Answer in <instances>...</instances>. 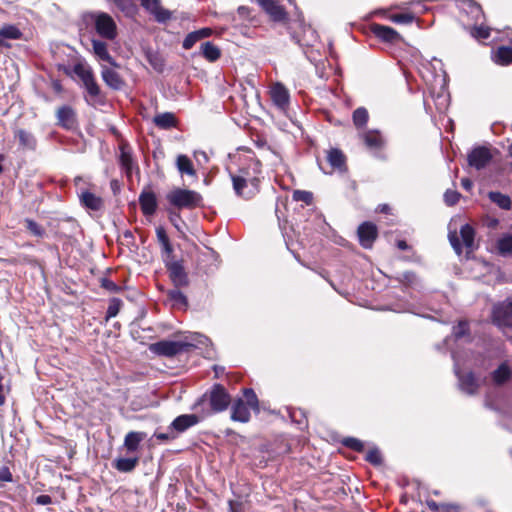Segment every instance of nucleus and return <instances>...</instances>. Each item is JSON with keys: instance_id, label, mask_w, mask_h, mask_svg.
<instances>
[{"instance_id": "obj_22", "label": "nucleus", "mask_w": 512, "mask_h": 512, "mask_svg": "<svg viewBox=\"0 0 512 512\" xmlns=\"http://www.w3.org/2000/svg\"><path fill=\"white\" fill-rule=\"evenodd\" d=\"M14 137L18 139L19 145L22 149L35 150L37 146V140L35 136L24 129H16L14 131Z\"/></svg>"}, {"instance_id": "obj_55", "label": "nucleus", "mask_w": 512, "mask_h": 512, "mask_svg": "<svg viewBox=\"0 0 512 512\" xmlns=\"http://www.w3.org/2000/svg\"><path fill=\"white\" fill-rule=\"evenodd\" d=\"M468 333V323L460 321L457 326L453 328V335L456 339L465 336Z\"/></svg>"}, {"instance_id": "obj_46", "label": "nucleus", "mask_w": 512, "mask_h": 512, "mask_svg": "<svg viewBox=\"0 0 512 512\" xmlns=\"http://www.w3.org/2000/svg\"><path fill=\"white\" fill-rule=\"evenodd\" d=\"M343 445L357 452L364 450V443L357 438L348 437L343 440Z\"/></svg>"}, {"instance_id": "obj_30", "label": "nucleus", "mask_w": 512, "mask_h": 512, "mask_svg": "<svg viewBox=\"0 0 512 512\" xmlns=\"http://www.w3.org/2000/svg\"><path fill=\"white\" fill-rule=\"evenodd\" d=\"M145 433L131 431L126 434L124 439V446L129 452L138 450L141 441L145 438Z\"/></svg>"}, {"instance_id": "obj_37", "label": "nucleus", "mask_w": 512, "mask_h": 512, "mask_svg": "<svg viewBox=\"0 0 512 512\" xmlns=\"http://www.w3.org/2000/svg\"><path fill=\"white\" fill-rule=\"evenodd\" d=\"M230 176H231V180H232V183H233V189H234L235 193L238 196L246 198V199H249V198H252L258 192V191L250 192V188L248 186V183L246 184V182H244V181H241L239 183V185L236 186L237 177L233 176V175H230Z\"/></svg>"}, {"instance_id": "obj_63", "label": "nucleus", "mask_w": 512, "mask_h": 512, "mask_svg": "<svg viewBox=\"0 0 512 512\" xmlns=\"http://www.w3.org/2000/svg\"><path fill=\"white\" fill-rule=\"evenodd\" d=\"M161 246H162V251L167 255V257H171V255L173 253V248H172V245L170 244V241L162 244Z\"/></svg>"}, {"instance_id": "obj_57", "label": "nucleus", "mask_w": 512, "mask_h": 512, "mask_svg": "<svg viewBox=\"0 0 512 512\" xmlns=\"http://www.w3.org/2000/svg\"><path fill=\"white\" fill-rule=\"evenodd\" d=\"M414 17L411 14L403 13V14H397L393 16V21L396 23H411L413 21Z\"/></svg>"}, {"instance_id": "obj_5", "label": "nucleus", "mask_w": 512, "mask_h": 512, "mask_svg": "<svg viewBox=\"0 0 512 512\" xmlns=\"http://www.w3.org/2000/svg\"><path fill=\"white\" fill-rule=\"evenodd\" d=\"M74 73L81 79L87 93L95 98L100 94V88L95 81L92 69L82 63H78L74 66Z\"/></svg>"}, {"instance_id": "obj_25", "label": "nucleus", "mask_w": 512, "mask_h": 512, "mask_svg": "<svg viewBox=\"0 0 512 512\" xmlns=\"http://www.w3.org/2000/svg\"><path fill=\"white\" fill-rule=\"evenodd\" d=\"M80 202L83 206L92 211H99L103 207L102 198L90 191H83L80 194Z\"/></svg>"}, {"instance_id": "obj_13", "label": "nucleus", "mask_w": 512, "mask_h": 512, "mask_svg": "<svg viewBox=\"0 0 512 512\" xmlns=\"http://www.w3.org/2000/svg\"><path fill=\"white\" fill-rule=\"evenodd\" d=\"M141 211L145 216H152L157 209V197L152 190H143L139 195Z\"/></svg>"}, {"instance_id": "obj_56", "label": "nucleus", "mask_w": 512, "mask_h": 512, "mask_svg": "<svg viewBox=\"0 0 512 512\" xmlns=\"http://www.w3.org/2000/svg\"><path fill=\"white\" fill-rule=\"evenodd\" d=\"M400 281L407 286H412L416 283L417 277L412 272H404L400 277Z\"/></svg>"}, {"instance_id": "obj_18", "label": "nucleus", "mask_w": 512, "mask_h": 512, "mask_svg": "<svg viewBox=\"0 0 512 512\" xmlns=\"http://www.w3.org/2000/svg\"><path fill=\"white\" fill-rule=\"evenodd\" d=\"M92 49L95 57L98 58L100 61H104L109 63L110 65L117 67V63L113 59V57L110 55L108 51V46L105 41L100 39H92Z\"/></svg>"}, {"instance_id": "obj_42", "label": "nucleus", "mask_w": 512, "mask_h": 512, "mask_svg": "<svg viewBox=\"0 0 512 512\" xmlns=\"http://www.w3.org/2000/svg\"><path fill=\"white\" fill-rule=\"evenodd\" d=\"M244 394V402L250 409H253L255 411H259V402L257 395L255 394L253 389L246 388L243 391Z\"/></svg>"}, {"instance_id": "obj_43", "label": "nucleus", "mask_w": 512, "mask_h": 512, "mask_svg": "<svg viewBox=\"0 0 512 512\" xmlns=\"http://www.w3.org/2000/svg\"><path fill=\"white\" fill-rule=\"evenodd\" d=\"M368 117H369L368 111L365 108H363V107L357 108L353 112L354 125L358 128L365 126L368 121Z\"/></svg>"}, {"instance_id": "obj_28", "label": "nucleus", "mask_w": 512, "mask_h": 512, "mask_svg": "<svg viewBox=\"0 0 512 512\" xmlns=\"http://www.w3.org/2000/svg\"><path fill=\"white\" fill-rule=\"evenodd\" d=\"M460 236L463 241V244L467 250V254H470L476 248L474 243L475 231L472 226L469 224H465L460 229Z\"/></svg>"}, {"instance_id": "obj_27", "label": "nucleus", "mask_w": 512, "mask_h": 512, "mask_svg": "<svg viewBox=\"0 0 512 512\" xmlns=\"http://www.w3.org/2000/svg\"><path fill=\"white\" fill-rule=\"evenodd\" d=\"M153 123L160 129L168 130L173 127H176L177 120L173 113L164 112V113L157 114L153 118Z\"/></svg>"}, {"instance_id": "obj_10", "label": "nucleus", "mask_w": 512, "mask_h": 512, "mask_svg": "<svg viewBox=\"0 0 512 512\" xmlns=\"http://www.w3.org/2000/svg\"><path fill=\"white\" fill-rule=\"evenodd\" d=\"M357 233L361 246L369 249L377 238V227L371 222H364L358 227Z\"/></svg>"}, {"instance_id": "obj_47", "label": "nucleus", "mask_w": 512, "mask_h": 512, "mask_svg": "<svg viewBox=\"0 0 512 512\" xmlns=\"http://www.w3.org/2000/svg\"><path fill=\"white\" fill-rule=\"evenodd\" d=\"M26 228L28 231L37 237H42L45 233L44 229L36 223L34 220L26 219L25 220Z\"/></svg>"}, {"instance_id": "obj_33", "label": "nucleus", "mask_w": 512, "mask_h": 512, "mask_svg": "<svg viewBox=\"0 0 512 512\" xmlns=\"http://www.w3.org/2000/svg\"><path fill=\"white\" fill-rule=\"evenodd\" d=\"M200 49L201 55L209 62H215L221 56L220 49L210 41L204 42Z\"/></svg>"}, {"instance_id": "obj_34", "label": "nucleus", "mask_w": 512, "mask_h": 512, "mask_svg": "<svg viewBox=\"0 0 512 512\" xmlns=\"http://www.w3.org/2000/svg\"><path fill=\"white\" fill-rule=\"evenodd\" d=\"M492 59L499 65H508L512 61V47L501 46L492 55Z\"/></svg>"}, {"instance_id": "obj_49", "label": "nucleus", "mask_w": 512, "mask_h": 512, "mask_svg": "<svg viewBox=\"0 0 512 512\" xmlns=\"http://www.w3.org/2000/svg\"><path fill=\"white\" fill-rule=\"evenodd\" d=\"M366 460L373 465H380L382 463V456L377 448L370 449L366 454Z\"/></svg>"}, {"instance_id": "obj_32", "label": "nucleus", "mask_w": 512, "mask_h": 512, "mask_svg": "<svg viewBox=\"0 0 512 512\" xmlns=\"http://www.w3.org/2000/svg\"><path fill=\"white\" fill-rule=\"evenodd\" d=\"M459 386L463 392L469 395L476 393L478 389L477 381L472 373L459 376Z\"/></svg>"}, {"instance_id": "obj_31", "label": "nucleus", "mask_w": 512, "mask_h": 512, "mask_svg": "<svg viewBox=\"0 0 512 512\" xmlns=\"http://www.w3.org/2000/svg\"><path fill=\"white\" fill-rule=\"evenodd\" d=\"M139 462V459L137 457L134 458H117L113 461V467L122 473H129L132 472L137 464Z\"/></svg>"}, {"instance_id": "obj_4", "label": "nucleus", "mask_w": 512, "mask_h": 512, "mask_svg": "<svg viewBox=\"0 0 512 512\" xmlns=\"http://www.w3.org/2000/svg\"><path fill=\"white\" fill-rule=\"evenodd\" d=\"M192 345L181 341L162 340L150 345L149 349L152 353L173 357L184 351H187Z\"/></svg>"}, {"instance_id": "obj_62", "label": "nucleus", "mask_w": 512, "mask_h": 512, "mask_svg": "<svg viewBox=\"0 0 512 512\" xmlns=\"http://www.w3.org/2000/svg\"><path fill=\"white\" fill-rule=\"evenodd\" d=\"M155 437L158 440L167 441V440H170V439H174L175 435L173 433H156Z\"/></svg>"}, {"instance_id": "obj_15", "label": "nucleus", "mask_w": 512, "mask_h": 512, "mask_svg": "<svg viewBox=\"0 0 512 512\" xmlns=\"http://www.w3.org/2000/svg\"><path fill=\"white\" fill-rule=\"evenodd\" d=\"M101 76L105 84L113 90H120L125 82L120 74L112 68L102 65Z\"/></svg>"}, {"instance_id": "obj_2", "label": "nucleus", "mask_w": 512, "mask_h": 512, "mask_svg": "<svg viewBox=\"0 0 512 512\" xmlns=\"http://www.w3.org/2000/svg\"><path fill=\"white\" fill-rule=\"evenodd\" d=\"M260 174L261 163L255 158H249L245 165L239 168L237 173H230V175L237 177L236 186H238L241 181H244L246 184L248 183L250 192L259 191Z\"/></svg>"}, {"instance_id": "obj_52", "label": "nucleus", "mask_w": 512, "mask_h": 512, "mask_svg": "<svg viewBox=\"0 0 512 512\" xmlns=\"http://www.w3.org/2000/svg\"><path fill=\"white\" fill-rule=\"evenodd\" d=\"M100 283L101 287L110 293H118L121 291V287L108 278H102Z\"/></svg>"}, {"instance_id": "obj_12", "label": "nucleus", "mask_w": 512, "mask_h": 512, "mask_svg": "<svg viewBox=\"0 0 512 512\" xmlns=\"http://www.w3.org/2000/svg\"><path fill=\"white\" fill-rule=\"evenodd\" d=\"M141 5L150 13L152 14L156 21L160 23H164L168 21L171 18V12L164 9L161 4L160 0H140Z\"/></svg>"}, {"instance_id": "obj_19", "label": "nucleus", "mask_w": 512, "mask_h": 512, "mask_svg": "<svg viewBox=\"0 0 512 512\" xmlns=\"http://www.w3.org/2000/svg\"><path fill=\"white\" fill-rule=\"evenodd\" d=\"M58 124L65 129H72L76 125V115L70 106H62L56 113Z\"/></svg>"}, {"instance_id": "obj_17", "label": "nucleus", "mask_w": 512, "mask_h": 512, "mask_svg": "<svg viewBox=\"0 0 512 512\" xmlns=\"http://www.w3.org/2000/svg\"><path fill=\"white\" fill-rule=\"evenodd\" d=\"M271 99L273 103L280 109L284 110L288 104L290 95L285 86L281 83L273 85L270 91Z\"/></svg>"}, {"instance_id": "obj_3", "label": "nucleus", "mask_w": 512, "mask_h": 512, "mask_svg": "<svg viewBox=\"0 0 512 512\" xmlns=\"http://www.w3.org/2000/svg\"><path fill=\"white\" fill-rule=\"evenodd\" d=\"M168 202L178 209H194L201 205L202 196L193 190L177 188L167 194Z\"/></svg>"}, {"instance_id": "obj_53", "label": "nucleus", "mask_w": 512, "mask_h": 512, "mask_svg": "<svg viewBox=\"0 0 512 512\" xmlns=\"http://www.w3.org/2000/svg\"><path fill=\"white\" fill-rule=\"evenodd\" d=\"M448 238H449V242H450L451 246L453 247L454 251L457 253V255H460L462 253V247H461L457 232L450 231L448 234Z\"/></svg>"}, {"instance_id": "obj_64", "label": "nucleus", "mask_w": 512, "mask_h": 512, "mask_svg": "<svg viewBox=\"0 0 512 512\" xmlns=\"http://www.w3.org/2000/svg\"><path fill=\"white\" fill-rule=\"evenodd\" d=\"M461 186L466 190V191H470L473 187V183L470 179L468 178H463L461 180Z\"/></svg>"}, {"instance_id": "obj_35", "label": "nucleus", "mask_w": 512, "mask_h": 512, "mask_svg": "<svg viewBox=\"0 0 512 512\" xmlns=\"http://www.w3.org/2000/svg\"><path fill=\"white\" fill-rule=\"evenodd\" d=\"M362 138L366 146L371 149L381 148L384 144V140L378 131H367L362 135Z\"/></svg>"}, {"instance_id": "obj_60", "label": "nucleus", "mask_w": 512, "mask_h": 512, "mask_svg": "<svg viewBox=\"0 0 512 512\" xmlns=\"http://www.w3.org/2000/svg\"><path fill=\"white\" fill-rule=\"evenodd\" d=\"M427 506L430 508L431 511L433 512H436L439 510L440 507L442 508H452L453 506L452 505H447V504H437L435 501L431 500V501H427Z\"/></svg>"}, {"instance_id": "obj_41", "label": "nucleus", "mask_w": 512, "mask_h": 512, "mask_svg": "<svg viewBox=\"0 0 512 512\" xmlns=\"http://www.w3.org/2000/svg\"><path fill=\"white\" fill-rule=\"evenodd\" d=\"M0 36L3 39L16 40L22 36L21 31L14 25H5L0 29Z\"/></svg>"}, {"instance_id": "obj_45", "label": "nucleus", "mask_w": 512, "mask_h": 512, "mask_svg": "<svg viewBox=\"0 0 512 512\" xmlns=\"http://www.w3.org/2000/svg\"><path fill=\"white\" fill-rule=\"evenodd\" d=\"M122 306V301L119 298H112L109 302L108 308H107V318H112L117 316V314L120 311V308Z\"/></svg>"}, {"instance_id": "obj_54", "label": "nucleus", "mask_w": 512, "mask_h": 512, "mask_svg": "<svg viewBox=\"0 0 512 512\" xmlns=\"http://www.w3.org/2000/svg\"><path fill=\"white\" fill-rule=\"evenodd\" d=\"M460 198V194L455 190L448 189L444 193V201L447 205L452 206L455 205Z\"/></svg>"}, {"instance_id": "obj_16", "label": "nucleus", "mask_w": 512, "mask_h": 512, "mask_svg": "<svg viewBox=\"0 0 512 512\" xmlns=\"http://www.w3.org/2000/svg\"><path fill=\"white\" fill-rule=\"evenodd\" d=\"M231 419L236 422L246 423L250 420V408L244 399L237 398L231 406Z\"/></svg>"}, {"instance_id": "obj_6", "label": "nucleus", "mask_w": 512, "mask_h": 512, "mask_svg": "<svg viewBox=\"0 0 512 512\" xmlns=\"http://www.w3.org/2000/svg\"><path fill=\"white\" fill-rule=\"evenodd\" d=\"M493 322L499 327H512V297L494 306Z\"/></svg>"}, {"instance_id": "obj_7", "label": "nucleus", "mask_w": 512, "mask_h": 512, "mask_svg": "<svg viewBox=\"0 0 512 512\" xmlns=\"http://www.w3.org/2000/svg\"><path fill=\"white\" fill-rule=\"evenodd\" d=\"M209 401L214 412H222L229 406L231 398L222 385L216 384L210 391Z\"/></svg>"}, {"instance_id": "obj_61", "label": "nucleus", "mask_w": 512, "mask_h": 512, "mask_svg": "<svg viewBox=\"0 0 512 512\" xmlns=\"http://www.w3.org/2000/svg\"><path fill=\"white\" fill-rule=\"evenodd\" d=\"M35 502L38 504V505H48V504H51L52 503V498L49 496V495H39Z\"/></svg>"}, {"instance_id": "obj_38", "label": "nucleus", "mask_w": 512, "mask_h": 512, "mask_svg": "<svg viewBox=\"0 0 512 512\" xmlns=\"http://www.w3.org/2000/svg\"><path fill=\"white\" fill-rule=\"evenodd\" d=\"M470 26V34L473 38L477 40H485L489 38L491 29L488 26L482 25V22H474Z\"/></svg>"}, {"instance_id": "obj_48", "label": "nucleus", "mask_w": 512, "mask_h": 512, "mask_svg": "<svg viewBox=\"0 0 512 512\" xmlns=\"http://www.w3.org/2000/svg\"><path fill=\"white\" fill-rule=\"evenodd\" d=\"M313 199V195L309 191L304 190H295L293 192V200L295 201H301L306 203L307 205L311 204Z\"/></svg>"}, {"instance_id": "obj_1", "label": "nucleus", "mask_w": 512, "mask_h": 512, "mask_svg": "<svg viewBox=\"0 0 512 512\" xmlns=\"http://www.w3.org/2000/svg\"><path fill=\"white\" fill-rule=\"evenodd\" d=\"M97 35L104 40L113 41L117 37V25L105 12L95 11L87 15Z\"/></svg>"}, {"instance_id": "obj_24", "label": "nucleus", "mask_w": 512, "mask_h": 512, "mask_svg": "<svg viewBox=\"0 0 512 512\" xmlns=\"http://www.w3.org/2000/svg\"><path fill=\"white\" fill-rule=\"evenodd\" d=\"M372 31L378 38L386 42L393 43L400 38L398 32L389 26L375 24L372 27Z\"/></svg>"}, {"instance_id": "obj_23", "label": "nucleus", "mask_w": 512, "mask_h": 512, "mask_svg": "<svg viewBox=\"0 0 512 512\" xmlns=\"http://www.w3.org/2000/svg\"><path fill=\"white\" fill-rule=\"evenodd\" d=\"M512 377V369L507 362H503L491 374L492 381L495 385L501 386L507 383Z\"/></svg>"}, {"instance_id": "obj_59", "label": "nucleus", "mask_w": 512, "mask_h": 512, "mask_svg": "<svg viewBox=\"0 0 512 512\" xmlns=\"http://www.w3.org/2000/svg\"><path fill=\"white\" fill-rule=\"evenodd\" d=\"M0 481L10 482L12 481V474L7 467L0 469Z\"/></svg>"}, {"instance_id": "obj_40", "label": "nucleus", "mask_w": 512, "mask_h": 512, "mask_svg": "<svg viewBox=\"0 0 512 512\" xmlns=\"http://www.w3.org/2000/svg\"><path fill=\"white\" fill-rule=\"evenodd\" d=\"M112 2L127 16H133L137 10L132 0H113Z\"/></svg>"}, {"instance_id": "obj_44", "label": "nucleus", "mask_w": 512, "mask_h": 512, "mask_svg": "<svg viewBox=\"0 0 512 512\" xmlns=\"http://www.w3.org/2000/svg\"><path fill=\"white\" fill-rule=\"evenodd\" d=\"M498 250L501 255L512 253V235H505L498 240Z\"/></svg>"}, {"instance_id": "obj_39", "label": "nucleus", "mask_w": 512, "mask_h": 512, "mask_svg": "<svg viewBox=\"0 0 512 512\" xmlns=\"http://www.w3.org/2000/svg\"><path fill=\"white\" fill-rule=\"evenodd\" d=\"M489 199L501 209L509 210L511 208L510 197L500 192H489Z\"/></svg>"}, {"instance_id": "obj_21", "label": "nucleus", "mask_w": 512, "mask_h": 512, "mask_svg": "<svg viewBox=\"0 0 512 512\" xmlns=\"http://www.w3.org/2000/svg\"><path fill=\"white\" fill-rule=\"evenodd\" d=\"M211 28H201L199 30L190 32L183 40L182 46L185 50L191 49L198 41L208 38L212 35Z\"/></svg>"}, {"instance_id": "obj_14", "label": "nucleus", "mask_w": 512, "mask_h": 512, "mask_svg": "<svg viewBox=\"0 0 512 512\" xmlns=\"http://www.w3.org/2000/svg\"><path fill=\"white\" fill-rule=\"evenodd\" d=\"M258 4L270 17L277 22L284 21L287 14L284 8L275 0H257Z\"/></svg>"}, {"instance_id": "obj_29", "label": "nucleus", "mask_w": 512, "mask_h": 512, "mask_svg": "<svg viewBox=\"0 0 512 512\" xmlns=\"http://www.w3.org/2000/svg\"><path fill=\"white\" fill-rule=\"evenodd\" d=\"M176 167L179 173L183 175H188L191 177L196 176V170L194 169L193 163L189 157L186 155L180 154L176 158Z\"/></svg>"}, {"instance_id": "obj_58", "label": "nucleus", "mask_w": 512, "mask_h": 512, "mask_svg": "<svg viewBox=\"0 0 512 512\" xmlns=\"http://www.w3.org/2000/svg\"><path fill=\"white\" fill-rule=\"evenodd\" d=\"M156 235H157V239L161 245L169 241L168 235H167L166 231L164 230V228H162V227H158L156 229Z\"/></svg>"}, {"instance_id": "obj_50", "label": "nucleus", "mask_w": 512, "mask_h": 512, "mask_svg": "<svg viewBox=\"0 0 512 512\" xmlns=\"http://www.w3.org/2000/svg\"><path fill=\"white\" fill-rule=\"evenodd\" d=\"M120 163L127 173H130L133 167V159L131 155L122 150L120 155Z\"/></svg>"}, {"instance_id": "obj_26", "label": "nucleus", "mask_w": 512, "mask_h": 512, "mask_svg": "<svg viewBox=\"0 0 512 512\" xmlns=\"http://www.w3.org/2000/svg\"><path fill=\"white\" fill-rule=\"evenodd\" d=\"M327 161L333 169L341 172L346 170V158L339 149H330L327 153Z\"/></svg>"}, {"instance_id": "obj_51", "label": "nucleus", "mask_w": 512, "mask_h": 512, "mask_svg": "<svg viewBox=\"0 0 512 512\" xmlns=\"http://www.w3.org/2000/svg\"><path fill=\"white\" fill-rule=\"evenodd\" d=\"M169 298L174 302V304H187V299L185 295L179 289L171 290L169 292Z\"/></svg>"}, {"instance_id": "obj_8", "label": "nucleus", "mask_w": 512, "mask_h": 512, "mask_svg": "<svg viewBox=\"0 0 512 512\" xmlns=\"http://www.w3.org/2000/svg\"><path fill=\"white\" fill-rule=\"evenodd\" d=\"M458 6L461 12L468 18L467 26L480 23L484 19V13L480 5L473 0H459Z\"/></svg>"}, {"instance_id": "obj_11", "label": "nucleus", "mask_w": 512, "mask_h": 512, "mask_svg": "<svg viewBox=\"0 0 512 512\" xmlns=\"http://www.w3.org/2000/svg\"><path fill=\"white\" fill-rule=\"evenodd\" d=\"M170 279L176 287L188 285V276L181 262L170 261L166 263Z\"/></svg>"}, {"instance_id": "obj_36", "label": "nucleus", "mask_w": 512, "mask_h": 512, "mask_svg": "<svg viewBox=\"0 0 512 512\" xmlns=\"http://www.w3.org/2000/svg\"><path fill=\"white\" fill-rule=\"evenodd\" d=\"M146 60L149 62V64L153 67V69L158 72L162 73L165 68V61L163 57L152 50H147L145 52Z\"/></svg>"}, {"instance_id": "obj_9", "label": "nucleus", "mask_w": 512, "mask_h": 512, "mask_svg": "<svg viewBox=\"0 0 512 512\" xmlns=\"http://www.w3.org/2000/svg\"><path fill=\"white\" fill-rule=\"evenodd\" d=\"M492 159V154L489 148L479 146L468 154V163L471 167L477 170L485 168Z\"/></svg>"}, {"instance_id": "obj_20", "label": "nucleus", "mask_w": 512, "mask_h": 512, "mask_svg": "<svg viewBox=\"0 0 512 512\" xmlns=\"http://www.w3.org/2000/svg\"><path fill=\"white\" fill-rule=\"evenodd\" d=\"M198 421L199 418L195 414H184L176 417L171 423L170 428L176 432L181 433L196 425Z\"/></svg>"}]
</instances>
